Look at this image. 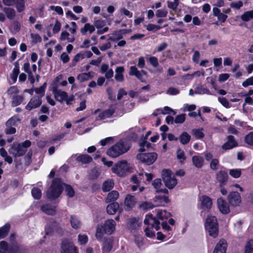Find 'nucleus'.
Segmentation results:
<instances>
[{
    "mask_svg": "<svg viewBox=\"0 0 253 253\" xmlns=\"http://www.w3.org/2000/svg\"><path fill=\"white\" fill-rule=\"evenodd\" d=\"M131 147V144L126 139H121L107 151V154L111 158H115L126 153Z\"/></svg>",
    "mask_w": 253,
    "mask_h": 253,
    "instance_id": "f257e3e1",
    "label": "nucleus"
},
{
    "mask_svg": "<svg viewBox=\"0 0 253 253\" xmlns=\"http://www.w3.org/2000/svg\"><path fill=\"white\" fill-rule=\"evenodd\" d=\"M116 222L112 219L106 220L104 224L99 225L96 228L95 237L98 240L101 241L103 239L104 234L110 235L115 230Z\"/></svg>",
    "mask_w": 253,
    "mask_h": 253,
    "instance_id": "f03ea898",
    "label": "nucleus"
},
{
    "mask_svg": "<svg viewBox=\"0 0 253 253\" xmlns=\"http://www.w3.org/2000/svg\"><path fill=\"white\" fill-rule=\"evenodd\" d=\"M144 223L147 225L144 230L146 236L150 238L155 237V233L154 229L157 231L160 229V222L152 214H147Z\"/></svg>",
    "mask_w": 253,
    "mask_h": 253,
    "instance_id": "7ed1b4c3",
    "label": "nucleus"
},
{
    "mask_svg": "<svg viewBox=\"0 0 253 253\" xmlns=\"http://www.w3.org/2000/svg\"><path fill=\"white\" fill-rule=\"evenodd\" d=\"M31 145L29 140H26L22 143H13L8 151L14 158L23 156L27 151V148Z\"/></svg>",
    "mask_w": 253,
    "mask_h": 253,
    "instance_id": "20e7f679",
    "label": "nucleus"
},
{
    "mask_svg": "<svg viewBox=\"0 0 253 253\" xmlns=\"http://www.w3.org/2000/svg\"><path fill=\"white\" fill-rule=\"evenodd\" d=\"M63 185L64 184L62 183L60 179H54L47 192L48 198L53 200L58 198L61 194Z\"/></svg>",
    "mask_w": 253,
    "mask_h": 253,
    "instance_id": "39448f33",
    "label": "nucleus"
},
{
    "mask_svg": "<svg viewBox=\"0 0 253 253\" xmlns=\"http://www.w3.org/2000/svg\"><path fill=\"white\" fill-rule=\"evenodd\" d=\"M24 252L17 243L8 244L4 241L0 242V253H24Z\"/></svg>",
    "mask_w": 253,
    "mask_h": 253,
    "instance_id": "423d86ee",
    "label": "nucleus"
},
{
    "mask_svg": "<svg viewBox=\"0 0 253 253\" xmlns=\"http://www.w3.org/2000/svg\"><path fill=\"white\" fill-rule=\"evenodd\" d=\"M131 169L130 165L126 161L122 160L116 164L112 169L113 172L118 176H124L127 173L131 171Z\"/></svg>",
    "mask_w": 253,
    "mask_h": 253,
    "instance_id": "0eeeda50",
    "label": "nucleus"
},
{
    "mask_svg": "<svg viewBox=\"0 0 253 253\" xmlns=\"http://www.w3.org/2000/svg\"><path fill=\"white\" fill-rule=\"evenodd\" d=\"M163 180L166 187L169 189H173L177 184V180L174 174L169 169L162 171Z\"/></svg>",
    "mask_w": 253,
    "mask_h": 253,
    "instance_id": "6e6552de",
    "label": "nucleus"
},
{
    "mask_svg": "<svg viewBox=\"0 0 253 253\" xmlns=\"http://www.w3.org/2000/svg\"><path fill=\"white\" fill-rule=\"evenodd\" d=\"M52 92L54 94L55 98L57 101L62 102L65 101L67 105L70 104L74 99L73 96H71L68 97L67 93L61 89H59L57 86L53 87Z\"/></svg>",
    "mask_w": 253,
    "mask_h": 253,
    "instance_id": "1a4fd4ad",
    "label": "nucleus"
},
{
    "mask_svg": "<svg viewBox=\"0 0 253 253\" xmlns=\"http://www.w3.org/2000/svg\"><path fill=\"white\" fill-rule=\"evenodd\" d=\"M137 159L148 165L153 164L157 159L156 153H139L136 156Z\"/></svg>",
    "mask_w": 253,
    "mask_h": 253,
    "instance_id": "9d476101",
    "label": "nucleus"
},
{
    "mask_svg": "<svg viewBox=\"0 0 253 253\" xmlns=\"http://www.w3.org/2000/svg\"><path fill=\"white\" fill-rule=\"evenodd\" d=\"M61 253H78L77 248L72 242L64 239L61 244Z\"/></svg>",
    "mask_w": 253,
    "mask_h": 253,
    "instance_id": "9b49d317",
    "label": "nucleus"
},
{
    "mask_svg": "<svg viewBox=\"0 0 253 253\" xmlns=\"http://www.w3.org/2000/svg\"><path fill=\"white\" fill-rule=\"evenodd\" d=\"M114 112V109L113 108H110L103 111H100L99 109H97L94 111V114H98L96 118V120H103L110 118Z\"/></svg>",
    "mask_w": 253,
    "mask_h": 253,
    "instance_id": "f8f14e48",
    "label": "nucleus"
},
{
    "mask_svg": "<svg viewBox=\"0 0 253 253\" xmlns=\"http://www.w3.org/2000/svg\"><path fill=\"white\" fill-rule=\"evenodd\" d=\"M228 200L231 205L238 206L241 202L240 194L238 192H232L228 196Z\"/></svg>",
    "mask_w": 253,
    "mask_h": 253,
    "instance_id": "ddd939ff",
    "label": "nucleus"
},
{
    "mask_svg": "<svg viewBox=\"0 0 253 253\" xmlns=\"http://www.w3.org/2000/svg\"><path fill=\"white\" fill-rule=\"evenodd\" d=\"M42 104V100L39 96H33L28 104L26 106V109L30 111L33 109L39 107Z\"/></svg>",
    "mask_w": 253,
    "mask_h": 253,
    "instance_id": "4468645a",
    "label": "nucleus"
},
{
    "mask_svg": "<svg viewBox=\"0 0 253 253\" xmlns=\"http://www.w3.org/2000/svg\"><path fill=\"white\" fill-rule=\"evenodd\" d=\"M227 248V242L224 239H221L216 244L213 253H226Z\"/></svg>",
    "mask_w": 253,
    "mask_h": 253,
    "instance_id": "2eb2a0df",
    "label": "nucleus"
},
{
    "mask_svg": "<svg viewBox=\"0 0 253 253\" xmlns=\"http://www.w3.org/2000/svg\"><path fill=\"white\" fill-rule=\"evenodd\" d=\"M227 141L222 146V148L225 150L231 149L237 146L238 143L235 140L234 136L229 135L227 137Z\"/></svg>",
    "mask_w": 253,
    "mask_h": 253,
    "instance_id": "dca6fc26",
    "label": "nucleus"
},
{
    "mask_svg": "<svg viewBox=\"0 0 253 253\" xmlns=\"http://www.w3.org/2000/svg\"><path fill=\"white\" fill-rule=\"evenodd\" d=\"M218 208L220 211L226 214L230 211L229 207L227 203L222 198H218L217 200Z\"/></svg>",
    "mask_w": 253,
    "mask_h": 253,
    "instance_id": "f3484780",
    "label": "nucleus"
},
{
    "mask_svg": "<svg viewBox=\"0 0 253 253\" xmlns=\"http://www.w3.org/2000/svg\"><path fill=\"white\" fill-rule=\"evenodd\" d=\"M154 201L156 203L155 205L152 206L148 204L147 205H149L148 208L152 209L155 206H162L163 205V203H168L169 201L168 197L166 196H156L154 198Z\"/></svg>",
    "mask_w": 253,
    "mask_h": 253,
    "instance_id": "a211bd4d",
    "label": "nucleus"
},
{
    "mask_svg": "<svg viewBox=\"0 0 253 253\" xmlns=\"http://www.w3.org/2000/svg\"><path fill=\"white\" fill-rule=\"evenodd\" d=\"M200 201L202 208L209 210L211 208L212 202L211 199L207 196L204 195L201 197Z\"/></svg>",
    "mask_w": 253,
    "mask_h": 253,
    "instance_id": "6ab92c4d",
    "label": "nucleus"
},
{
    "mask_svg": "<svg viewBox=\"0 0 253 253\" xmlns=\"http://www.w3.org/2000/svg\"><path fill=\"white\" fill-rule=\"evenodd\" d=\"M216 179L221 185H224L227 181L228 175L226 171L220 170L216 173Z\"/></svg>",
    "mask_w": 253,
    "mask_h": 253,
    "instance_id": "aec40b11",
    "label": "nucleus"
},
{
    "mask_svg": "<svg viewBox=\"0 0 253 253\" xmlns=\"http://www.w3.org/2000/svg\"><path fill=\"white\" fill-rule=\"evenodd\" d=\"M95 73L90 71L86 73H81L77 76V80L81 83L89 80L94 77Z\"/></svg>",
    "mask_w": 253,
    "mask_h": 253,
    "instance_id": "412c9836",
    "label": "nucleus"
},
{
    "mask_svg": "<svg viewBox=\"0 0 253 253\" xmlns=\"http://www.w3.org/2000/svg\"><path fill=\"white\" fill-rule=\"evenodd\" d=\"M135 198L132 195H127L125 201V205L126 207V209L128 210L131 209L136 203Z\"/></svg>",
    "mask_w": 253,
    "mask_h": 253,
    "instance_id": "4be33fe9",
    "label": "nucleus"
},
{
    "mask_svg": "<svg viewBox=\"0 0 253 253\" xmlns=\"http://www.w3.org/2000/svg\"><path fill=\"white\" fill-rule=\"evenodd\" d=\"M70 223L72 228L75 229L80 228L82 225L80 219L77 216L73 215L70 216Z\"/></svg>",
    "mask_w": 253,
    "mask_h": 253,
    "instance_id": "5701e85b",
    "label": "nucleus"
},
{
    "mask_svg": "<svg viewBox=\"0 0 253 253\" xmlns=\"http://www.w3.org/2000/svg\"><path fill=\"white\" fill-rule=\"evenodd\" d=\"M124 68L123 66L117 67L115 70V79L117 81L122 82L124 81V78L123 73Z\"/></svg>",
    "mask_w": 253,
    "mask_h": 253,
    "instance_id": "b1692460",
    "label": "nucleus"
},
{
    "mask_svg": "<svg viewBox=\"0 0 253 253\" xmlns=\"http://www.w3.org/2000/svg\"><path fill=\"white\" fill-rule=\"evenodd\" d=\"M119 208V205L117 202L109 204L106 208L107 212L110 215L114 214Z\"/></svg>",
    "mask_w": 253,
    "mask_h": 253,
    "instance_id": "393cba45",
    "label": "nucleus"
},
{
    "mask_svg": "<svg viewBox=\"0 0 253 253\" xmlns=\"http://www.w3.org/2000/svg\"><path fill=\"white\" fill-rule=\"evenodd\" d=\"M42 211L49 215H54L56 212L55 207L50 205H45L41 207Z\"/></svg>",
    "mask_w": 253,
    "mask_h": 253,
    "instance_id": "a878e982",
    "label": "nucleus"
},
{
    "mask_svg": "<svg viewBox=\"0 0 253 253\" xmlns=\"http://www.w3.org/2000/svg\"><path fill=\"white\" fill-rule=\"evenodd\" d=\"M192 162L194 166L197 168H201L204 165V158L200 156H194L192 157Z\"/></svg>",
    "mask_w": 253,
    "mask_h": 253,
    "instance_id": "bb28decb",
    "label": "nucleus"
},
{
    "mask_svg": "<svg viewBox=\"0 0 253 253\" xmlns=\"http://www.w3.org/2000/svg\"><path fill=\"white\" fill-rule=\"evenodd\" d=\"M20 122V119L18 115H14L9 119L5 123L6 126H16Z\"/></svg>",
    "mask_w": 253,
    "mask_h": 253,
    "instance_id": "cd10ccee",
    "label": "nucleus"
},
{
    "mask_svg": "<svg viewBox=\"0 0 253 253\" xmlns=\"http://www.w3.org/2000/svg\"><path fill=\"white\" fill-rule=\"evenodd\" d=\"M119 197V193L115 190L112 191L108 194L106 199V203H110L116 201Z\"/></svg>",
    "mask_w": 253,
    "mask_h": 253,
    "instance_id": "c85d7f7f",
    "label": "nucleus"
},
{
    "mask_svg": "<svg viewBox=\"0 0 253 253\" xmlns=\"http://www.w3.org/2000/svg\"><path fill=\"white\" fill-rule=\"evenodd\" d=\"M95 30V27L93 25L89 23H85L84 27L81 29V33L83 35H86V33L88 32L89 34H92Z\"/></svg>",
    "mask_w": 253,
    "mask_h": 253,
    "instance_id": "c756f323",
    "label": "nucleus"
},
{
    "mask_svg": "<svg viewBox=\"0 0 253 253\" xmlns=\"http://www.w3.org/2000/svg\"><path fill=\"white\" fill-rule=\"evenodd\" d=\"M208 225L212 227H213L214 225H218L217 219L215 216L211 215L208 216L205 224V228L207 227Z\"/></svg>",
    "mask_w": 253,
    "mask_h": 253,
    "instance_id": "7c9ffc66",
    "label": "nucleus"
},
{
    "mask_svg": "<svg viewBox=\"0 0 253 253\" xmlns=\"http://www.w3.org/2000/svg\"><path fill=\"white\" fill-rule=\"evenodd\" d=\"M206 230L209 233V235L211 236L216 238L218 234V225H214L213 227H210L208 225L207 227L206 228Z\"/></svg>",
    "mask_w": 253,
    "mask_h": 253,
    "instance_id": "2f4dec72",
    "label": "nucleus"
},
{
    "mask_svg": "<svg viewBox=\"0 0 253 253\" xmlns=\"http://www.w3.org/2000/svg\"><path fill=\"white\" fill-rule=\"evenodd\" d=\"M124 30H121L118 31H115L112 34V36L110 37V40L116 42L119 41L123 38L122 32L124 31Z\"/></svg>",
    "mask_w": 253,
    "mask_h": 253,
    "instance_id": "473e14b6",
    "label": "nucleus"
},
{
    "mask_svg": "<svg viewBox=\"0 0 253 253\" xmlns=\"http://www.w3.org/2000/svg\"><path fill=\"white\" fill-rule=\"evenodd\" d=\"M114 185L112 179H108L103 183L102 189L104 192H108L111 190Z\"/></svg>",
    "mask_w": 253,
    "mask_h": 253,
    "instance_id": "72a5a7b5",
    "label": "nucleus"
},
{
    "mask_svg": "<svg viewBox=\"0 0 253 253\" xmlns=\"http://www.w3.org/2000/svg\"><path fill=\"white\" fill-rule=\"evenodd\" d=\"M112 241L111 239L109 238L106 239L103 243L102 250L103 252L108 253L112 248Z\"/></svg>",
    "mask_w": 253,
    "mask_h": 253,
    "instance_id": "f704fd0d",
    "label": "nucleus"
},
{
    "mask_svg": "<svg viewBox=\"0 0 253 253\" xmlns=\"http://www.w3.org/2000/svg\"><path fill=\"white\" fill-rule=\"evenodd\" d=\"M195 93L199 94H211V93L209 89L204 87L202 85L200 84L197 85L195 88Z\"/></svg>",
    "mask_w": 253,
    "mask_h": 253,
    "instance_id": "c9c22d12",
    "label": "nucleus"
},
{
    "mask_svg": "<svg viewBox=\"0 0 253 253\" xmlns=\"http://www.w3.org/2000/svg\"><path fill=\"white\" fill-rule=\"evenodd\" d=\"M3 11L5 13L7 18L10 20H12L15 18L16 16V12L15 10L10 7H4Z\"/></svg>",
    "mask_w": 253,
    "mask_h": 253,
    "instance_id": "e433bc0d",
    "label": "nucleus"
},
{
    "mask_svg": "<svg viewBox=\"0 0 253 253\" xmlns=\"http://www.w3.org/2000/svg\"><path fill=\"white\" fill-rule=\"evenodd\" d=\"M15 7L18 12H21L25 8V0H16Z\"/></svg>",
    "mask_w": 253,
    "mask_h": 253,
    "instance_id": "4c0bfd02",
    "label": "nucleus"
},
{
    "mask_svg": "<svg viewBox=\"0 0 253 253\" xmlns=\"http://www.w3.org/2000/svg\"><path fill=\"white\" fill-rule=\"evenodd\" d=\"M77 160L83 164H86L90 163L92 159L87 155H81L77 158Z\"/></svg>",
    "mask_w": 253,
    "mask_h": 253,
    "instance_id": "58836bf2",
    "label": "nucleus"
},
{
    "mask_svg": "<svg viewBox=\"0 0 253 253\" xmlns=\"http://www.w3.org/2000/svg\"><path fill=\"white\" fill-rule=\"evenodd\" d=\"M11 98L12 99L11 101V105L13 107H15L20 105L23 100L22 96L19 95L18 94L16 95H13Z\"/></svg>",
    "mask_w": 253,
    "mask_h": 253,
    "instance_id": "ea45409f",
    "label": "nucleus"
},
{
    "mask_svg": "<svg viewBox=\"0 0 253 253\" xmlns=\"http://www.w3.org/2000/svg\"><path fill=\"white\" fill-rule=\"evenodd\" d=\"M241 19L245 22H247L253 19V10L248 11L241 15Z\"/></svg>",
    "mask_w": 253,
    "mask_h": 253,
    "instance_id": "a19ab883",
    "label": "nucleus"
},
{
    "mask_svg": "<svg viewBox=\"0 0 253 253\" xmlns=\"http://www.w3.org/2000/svg\"><path fill=\"white\" fill-rule=\"evenodd\" d=\"M88 238L86 235L80 234L78 236V243L79 245L84 246L88 242Z\"/></svg>",
    "mask_w": 253,
    "mask_h": 253,
    "instance_id": "79ce46f5",
    "label": "nucleus"
},
{
    "mask_svg": "<svg viewBox=\"0 0 253 253\" xmlns=\"http://www.w3.org/2000/svg\"><path fill=\"white\" fill-rule=\"evenodd\" d=\"M9 229L10 225L9 224H5L0 228V239L4 238L7 235Z\"/></svg>",
    "mask_w": 253,
    "mask_h": 253,
    "instance_id": "37998d69",
    "label": "nucleus"
},
{
    "mask_svg": "<svg viewBox=\"0 0 253 253\" xmlns=\"http://www.w3.org/2000/svg\"><path fill=\"white\" fill-rule=\"evenodd\" d=\"M203 128H195L192 130V134L197 139H201L204 137Z\"/></svg>",
    "mask_w": 253,
    "mask_h": 253,
    "instance_id": "c03bdc74",
    "label": "nucleus"
},
{
    "mask_svg": "<svg viewBox=\"0 0 253 253\" xmlns=\"http://www.w3.org/2000/svg\"><path fill=\"white\" fill-rule=\"evenodd\" d=\"M190 138V136L186 132H183L179 137L180 142L184 145L188 143Z\"/></svg>",
    "mask_w": 253,
    "mask_h": 253,
    "instance_id": "a18cd8bd",
    "label": "nucleus"
},
{
    "mask_svg": "<svg viewBox=\"0 0 253 253\" xmlns=\"http://www.w3.org/2000/svg\"><path fill=\"white\" fill-rule=\"evenodd\" d=\"M128 226L130 230H135L139 227V223L135 219L132 218L129 220Z\"/></svg>",
    "mask_w": 253,
    "mask_h": 253,
    "instance_id": "49530a36",
    "label": "nucleus"
},
{
    "mask_svg": "<svg viewBox=\"0 0 253 253\" xmlns=\"http://www.w3.org/2000/svg\"><path fill=\"white\" fill-rule=\"evenodd\" d=\"M147 139H142L139 141V145L141 147L140 151L143 152L145 151L144 147L149 148L151 147V144L150 142L147 141Z\"/></svg>",
    "mask_w": 253,
    "mask_h": 253,
    "instance_id": "de8ad7c7",
    "label": "nucleus"
},
{
    "mask_svg": "<svg viewBox=\"0 0 253 253\" xmlns=\"http://www.w3.org/2000/svg\"><path fill=\"white\" fill-rule=\"evenodd\" d=\"M170 216V213L167 212L166 211H160L157 213V217L161 220L167 218Z\"/></svg>",
    "mask_w": 253,
    "mask_h": 253,
    "instance_id": "09e8293b",
    "label": "nucleus"
},
{
    "mask_svg": "<svg viewBox=\"0 0 253 253\" xmlns=\"http://www.w3.org/2000/svg\"><path fill=\"white\" fill-rule=\"evenodd\" d=\"M245 253H253V240H250L247 243Z\"/></svg>",
    "mask_w": 253,
    "mask_h": 253,
    "instance_id": "8fccbe9b",
    "label": "nucleus"
},
{
    "mask_svg": "<svg viewBox=\"0 0 253 253\" xmlns=\"http://www.w3.org/2000/svg\"><path fill=\"white\" fill-rule=\"evenodd\" d=\"M157 111H161V113L162 114L172 113L173 115H175L176 114V112L174 110L168 106H165L163 109H158Z\"/></svg>",
    "mask_w": 253,
    "mask_h": 253,
    "instance_id": "3c124183",
    "label": "nucleus"
},
{
    "mask_svg": "<svg viewBox=\"0 0 253 253\" xmlns=\"http://www.w3.org/2000/svg\"><path fill=\"white\" fill-rule=\"evenodd\" d=\"M229 174L235 178H237L241 176V170L240 169H231L229 170Z\"/></svg>",
    "mask_w": 253,
    "mask_h": 253,
    "instance_id": "603ef678",
    "label": "nucleus"
},
{
    "mask_svg": "<svg viewBox=\"0 0 253 253\" xmlns=\"http://www.w3.org/2000/svg\"><path fill=\"white\" fill-rule=\"evenodd\" d=\"M245 141L248 145L253 146V132H251L245 136Z\"/></svg>",
    "mask_w": 253,
    "mask_h": 253,
    "instance_id": "864d4df0",
    "label": "nucleus"
},
{
    "mask_svg": "<svg viewBox=\"0 0 253 253\" xmlns=\"http://www.w3.org/2000/svg\"><path fill=\"white\" fill-rule=\"evenodd\" d=\"M20 28V24L18 22H14L11 25L10 30L12 33H16L19 31Z\"/></svg>",
    "mask_w": 253,
    "mask_h": 253,
    "instance_id": "5fc2aeb1",
    "label": "nucleus"
},
{
    "mask_svg": "<svg viewBox=\"0 0 253 253\" xmlns=\"http://www.w3.org/2000/svg\"><path fill=\"white\" fill-rule=\"evenodd\" d=\"M32 195L33 197L36 199H40L42 196L41 191L37 188H34L32 189Z\"/></svg>",
    "mask_w": 253,
    "mask_h": 253,
    "instance_id": "6e6d98bb",
    "label": "nucleus"
},
{
    "mask_svg": "<svg viewBox=\"0 0 253 253\" xmlns=\"http://www.w3.org/2000/svg\"><path fill=\"white\" fill-rule=\"evenodd\" d=\"M94 26L95 28L99 29L104 26L105 23L104 20L101 19H94Z\"/></svg>",
    "mask_w": 253,
    "mask_h": 253,
    "instance_id": "4d7b16f0",
    "label": "nucleus"
},
{
    "mask_svg": "<svg viewBox=\"0 0 253 253\" xmlns=\"http://www.w3.org/2000/svg\"><path fill=\"white\" fill-rule=\"evenodd\" d=\"M65 192L70 197H73L75 195V192L73 188L69 185H65Z\"/></svg>",
    "mask_w": 253,
    "mask_h": 253,
    "instance_id": "13d9d810",
    "label": "nucleus"
},
{
    "mask_svg": "<svg viewBox=\"0 0 253 253\" xmlns=\"http://www.w3.org/2000/svg\"><path fill=\"white\" fill-rule=\"evenodd\" d=\"M179 4V0H174L173 1H168V6L170 9L174 10Z\"/></svg>",
    "mask_w": 253,
    "mask_h": 253,
    "instance_id": "bf43d9fd",
    "label": "nucleus"
},
{
    "mask_svg": "<svg viewBox=\"0 0 253 253\" xmlns=\"http://www.w3.org/2000/svg\"><path fill=\"white\" fill-rule=\"evenodd\" d=\"M186 115L185 114H182L178 115L175 117L174 119V122L176 124H181L183 123L185 120Z\"/></svg>",
    "mask_w": 253,
    "mask_h": 253,
    "instance_id": "052dcab7",
    "label": "nucleus"
},
{
    "mask_svg": "<svg viewBox=\"0 0 253 253\" xmlns=\"http://www.w3.org/2000/svg\"><path fill=\"white\" fill-rule=\"evenodd\" d=\"M176 155L177 159L180 160L181 162H182L186 159L184 152L181 149H178L177 151Z\"/></svg>",
    "mask_w": 253,
    "mask_h": 253,
    "instance_id": "680f3d73",
    "label": "nucleus"
},
{
    "mask_svg": "<svg viewBox=\"0 0 253 253\" xmlns=\"http://www.w3.org/2000/svg\"><path fill=\"white\" fill-rule=\"evenodd\" d=\"M168 14V11L165 9L157 10L156 15L157 17H165Z\"/></svg>",
    "mask_w": 253,
    "mask_h": 253,
    "instance_id": "e2e57ef3",
    "label": "nucleus"
},
{
    "mask_svg": "<svg viewBox=\"0 0 253 253\" xmlns=\"http://www.w3.org/2000/svg\"><path fill=\"white\" fill-rule=\"evenodd\" d=\"M142 174H138L133 175L131 178V181L134 184H138L142 179Z\"/></svg>",
    "mask_w": 253,
    "mask_h": 253,
    "instance_id": "0e129e2a",
    "label": "nucleus"
},
{
    "mask_svg": "<svg viewBox=\"0 0 253 253\" xmlns=\"http://www.w3.org/2000/svg\"><path fill=\"white\" fill-rule=\"evenodd\" d=\"M18 93V90L17 88L15 86L10 87L7 90V93L11 97H12L13 95H17Z\"/></svg>",
    "mask_w": 253,
    "mask_h": 253,
    "instance_id": "69168bd1",
    "label": "nucleus"
},
{
    "mask_svg": "<svg viewBox=\"0 0 253 253\" xmlns=\"http://www.w3.org/2000/svg\"><path fill=\"white\" fill-rule=\"evenodd\" d=\"M149 61L151 65L154 68H156L159 65L158 60L155 56H151L149 58Z\"/></svg>",
    "mask_w": 253,
    "mask_h": 253,
    "instance_id": "338daca9",
    "label": "nucleus"
},
{
    "mask_svg": "<svg viewBox=\"0 0 253 253\" xmlns=\"http://www.w3.org/2000/svg\"><path fill=\"white\" fill-rule=\"evenodd\" d=\"M249 85H253V76L246 79L242 83V86L247 87Z\"/></svg>",
    "mask_w": 253,
    "mask_h": 253,
    "instance_id": "774afa93",
    "label": "nucleus"
}]
</instances>
